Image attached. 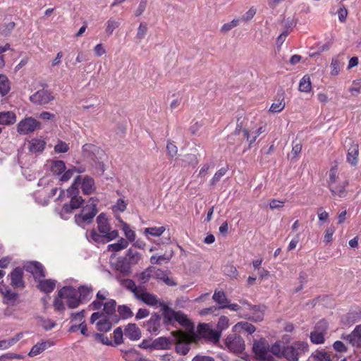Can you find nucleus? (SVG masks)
I'll return each instance as SVG.
<instances>
[{
    "label": "nucleus",
    "mask_w": 361,
    "mask_h": 361,
    "mask_svg": "<svg viewBox=\"0 0 361 361\" xmlns=\"http://www.w3.org/2000/svg\"><path fill=\"white\" fill-rule=\"evenodd\" d=\"M97 212V203L94 202L93 198H91L90 203L82 207L80 213L75 215V222L79 226L84 228L93 221Z\"/></svg>",
    "instance_id": "3"
},
{
    "label": "nucleus",
    "mask_w": 361,
    "mask_h": 361,
    "mask_svg": "<svg viewBox=\"0 0 361 361\" xmlns=\"http://www.w3.org/2000/svg\"><path fill=\"white\" fill-rule=\"evenodd\" d=\"M11 90V82L4 74H0V94L6 96Z\"/></svg>",
    "instance_id": "30"
},
{
    "label": "nucleus",
    "mask_w": 361,
    "mask_h": 361,
    "mask_svg": "<svg viewBox=\"0 0 361 361\" xmlns=\"http://www.w3.org/2000/svg\"><path fill=\"white\" fill-rule=\"evenodd\" d=\"M159 307L162 311V325L167 329L170 326H176V311L165 303H159Z\"/></svg>",
    "instance_id": "10"
},
{
    "label": "nucleus",
    "mask_w": 361,
    "mask_h": 361,
    "mask_svg": "<svg viewBox=\"0 0 361 361\" xmlns=\"http://www.w3.org/2000/svg\"><path fill=\"white\" fill-rule=\"evenodd\" d=\"M123 335V333L121 327H118L114 331V342L116 345L122 343Z\"/></svg>",
    "instance_id": "60"
},
{
    "label": "nucleus",
    "mask_w": 361,
    "mask_h": 361,
    "mask_svg": "<svg viewBox=\"0 0 361 361\" xmlns=\"http://www.w3.org/2000/svg\"><path fill=\"white\" fill-rule=\"evenodd\" d=\"M330 190L333 195L338 196L339 197H343L346 195V191L344 185L334 186L330 185Z\"/></svg>",
    "instance_id": "48"
},
{
    "label": "nucleus",
    "mask_w": 361,
    "mask_h": 361,
    "mask_svg": "<svg viewBox=\"0 0 361 361\" xmlns=\"http://www.w3.org/2000/svg\"><path fill=\"white\" fill-rule=\"evenodd\" d=\"M299 90L302 92H310L312 91V82L310 77L308 75H305L299 82Z\"/></svg>",
    "instance_id": "32"
},
{
    "label": "nucleus",
    "mask_w": 361,
    "mask_h": 361,
    "mask_svg": "<svg viewBox=\"0 0 361 361\" xmlns=\"http://www.w3.org/2000/svg\"><path fill=\"white\" fill-rule=\"evenodd\" d=\"M118 312L120 317L123 319L130 318L133 316L130 308L126 305H119L118 307Z\"/></svg>",
    "instance_id": "41"
},
{
    "label": "nucleus",
    "mask_w": 361,
    "mask_h": 361,
    "mask_svg": "<svg viewBox=\"0 0 361 361\" xmlns=\"http://www.w3.org/2000/svg\"><path fill=\"white\" fill-rule=\"evenodd\" d=\"M256 8L254 7H251L242 17L241 19L233 18L230 23H239L240 20L242 21H249L250 20L256 13Z\"/></svg>",
    "instance_id": "42"
},
{
    "label": "nucleus",
    "mask_w": 361,
    "mask_h": 361,
    "mask_svg": "<svg viewBox=\"0 0 361 361\" xmlns=\"http://www.w3.org/2000/svg\"><path fill=\"white\" fill-rule=\"evenodd\" d=\"M209 329V324H200L197 326V334L201 337L206 338Z\"/></svg>",
    "instance_id": "55"
},
{
    "label": "nucleus",
    "mask_w": 361,
    "mask_h": 361,
    "mask_svg": "<svg viewBox=\"0 0 361 361\" xmlns=\"http://www.w3.org/2000/svg\"><path fill=\"white\" fill-rule=\"evenodd\" d=\"M128 241L123 238L119 239L117 243H112L108 245V250L112 252H118L128 246Z\"/></svg>",
    "instance_id": "34"
},
{
    "label": "nucleus",
    "mask_w": 361,
    "mask_h": 361,
    "mask_svg": "<svg viewBox=\"0 0 361 361\" xmlns=\"http://www.w3.org/2000/svg\"><path fill=\"white\" fill-rule=\"evenodd\" d=\"M327 322L325 319H321L316 324L313 331L321 333L322 334L325 336L327 333Z\"/></svg>",
    "instance_id": "44"
},
{
    "label": "nucleus",
    "mask_w": 361,
    "mask_h": 361,
    "mask_svg": "<svg viewBox=\"0 0 361 361\" xmlns=\"http://www.w3.org/2000/svg\"><path fill=\"white\" fill-rule=\"evenodd\" d=\"M116 300L114 299H110L104 304V312L108 315H112L116 312Z\"/></svg>",
    "instance_id": "40"
},
{
    "label": "nucleus",
    "mask_w": 361,
    "mask_h": 361,
    "mask_svg": "<svg viewBox=\"0 0 361 361\" xmlns=\"http://www.w3.org/2000/svg\"><path fill=\"white\" fill-rule=\"evenodd\" d=\"M85 171L86 168L82 165H80L78 166H72L66 171H65L62 176H60L59 181L62 183L67 182L71 178L75 173H82L85 172Z\"/></svg>",
    "instance_id": "23"
},
{
    "label": "nucleus",
    "mask_w": 361,
    "mask_h": 361,
    "mask_svg": "<svg viewBox=\"0 0 361 361\" xmlns=\"http://www.w3.org/2000/svg\"><path fill=\"white\" fill-rule=\"evenodd\" d=\"M342 338L346 340L353 346L361 347V324L355 326L354 330L346 336L343 335Z\"/></svg>",
    "instance_id": "15"
},
{
    "label": "nucleus",
    "mask_w": 361,
    "mask_h": 361,
    "mask_svg": "<svg viewBox=\"0 0 361 361\" xmlns=\"http://www.w3.org/2000/svg\"><path fill=\"white\" fill-rule=\"evenodd\" d=\"M345 143L349 145L347 152V161L353 166L358 163L359 145L351 138H346Z\"/></svg>",
    "instance_id": "12"
},
{
    "label": "nucleus",
    "mask_w": 361,
    "mask_h": 361,
    "mask_svg": "<svg viewBox=\"0 0 361 361\" xmlns=\"http://www.w3.org/2000/svg\"><path fill=\"white\" fill-rule=\"evenodd\" d=\"M269 353L274 356L278 357H283V346H281L279 343H276L269 348Z\"/></svg>",
    "instance_id": "47"
},
{
    "label": "nucleus",
    "mask_w": 361,
    "mask_h": 361,
    "mask_svg": "<svg viewBox=\"0 0 361 361\" xmlns=\"http://www.w3.org/2000/svg\"><path fill=\"white\" fill-rule=\"evenodd\" d=\"M117 219L122 225V230L124 232L127 240H129L130 242H134L136 238L135 231L131 230L129 225L123 221L120 217L118 216Z\"/></svg>",
    "instance_id": "31"
},
{
    "label": "nucleus",
    "mask_w": 361,
    "mask_h": 361,
    "mask_svg": "<svg viewBox=\"0 0 361 361\" xmlns=\"http://www.w3.org/2000/svg\"><path fill=\"white\" fill-rule=\"evenodd\" d=\"M80 176H77L72 185L66 190V195L71 200L69 203L64 204L60 212V215L63 219H66V214H71L73 210L80 208L84 202L82 197L78 195V185L80 184Z\"/></svg>",
    "instance_id": "2"
},
{
    "label": "nucleus",
    "mask_w": 361,
    "mask_h": 361,
    "mask_svg": "<svg viewBox=\"0 0 361 361\" xmlns=\"http://www.w3.org/2000/svg\"><path fill=\"white\" fill-rule=\"evenodd\" d=\"M123 258L126 259L127 262L131 266H134L137 264L141 260L142 255L135 249L130 247L127 250L126 254Z\"/></svg>",
    "instance_id": "25"
},
{
    "label": "nucleus",
    "mask_w": 361,
    "mask_h": 361,
    "mask_svg": "<svg viewBox=\"0 0 361 361\" xmlns=\"http://www.w3.org/2000/svg\"><path fill=\"white\" fill-rule=\"evenodd\" d=\"M155 269L153 267H149L143 271L137 274V280L141 283H147L152 276V273Z\"/></svg>",
    "instance_id": "36"
},
{
    "label": "nucleus",
    "mask_w": 361,
    "mask_h": 361,
    "mask_svg": "<svg viewBox=\"0 0 361 361\" xmlns=\"http://www.w3.org/2000/svg\"><path fill=\"white\" fill-rule=\"evenodd\" d=\"M224 272L230 277L234 278L238 275L236 268L231 264H226L224 267Z\"/></svg>",
    "instance_id": "54"
},
{
    "label": "nucleus",
    "mask_w": 361,
    "mask_h": 361,
    "mask_svg": "<svg viewBox=\"0 0 361 361\" xmlns=\"http://www.w3.org/2000/svg\"><path fill=\"white\" fill-rule=\"evenodd\" d=\"M324 335L321 333L312 331L310 333V338L312 343L314 344H322L324 342Z\"/></svg>",
    "instance_id": "45"
},
{
    "label": "nucleus",
    "mask_w": 361,
    "mask_h": 361,
    "mask_svg": "<svg viewBox=\"0 0 361 361\" xmlns=\"http://www.w3.org/2000/svg\"><path fill=\"white\" fill-rule=\"evenodd\" d=\"M161 315L157 312L151 314L150 318L143 324V327L151 335L157 336L161 332Z\"/></svg>",
    "instance_id": "7"
},
{
    "label": "nucleus",
    "mask_w": 361,
    "mask_h": 361,
    "mask_svg": "<svg viewBox=\"0 0 361 361\" xmlns=\"http://www.w3.org/2000/svg\"><path fill=\"white\" fill-rule=\"evenodd\" d=\"M58 295L60 298H66V304L70 309H75L82 303L77 290L73 286H63L59 290Z\"/></svg>",
    "instance_id": "5"
},
{
    "label": "nucleus",
    "mask_w": 361,
    "mask_h": 361,
    "mask_svg": "<svg viewBox=\"0 0 361 361\" xmlns=\"http://www.w3.org/2000/svg\"><path fill=\"white\" fill-rule=\"evenodd\" d=\"M176 322L183 326H187L190 324V321L184 313L181 311H176Z\"/></svg>",
    "instance_id": "46"
},
{
    "label": "nucleus",
    "mask_w": 361,
    "mask_h": 361,
    "mask_svg": "<svg viewBox=\"0 0 361 361\" xmlns=\"http://www.w3.org/2000/svg\"><path fill=\"white\" fill-rule=\"evenodd\" d=\"M226 345L230 351L234 353H240L245 350L243 338L235 334H230L226 339Z\"/></svg>",
    "instance_id": "9"
},
{
    "label": "nucleus",
    "mask_w": 361,
    "mask_h": 361,
    "mask_svg": "<svg viewBox=\"0 0 361 361\" xmlns=\"http://www.w3.org/2000/svg\"><path fill=\"white\" fill-rule=\"evenodd\" d=\"M181 161L185 166L192 165L193 166L197 164V159L195 154H188L183 156Z\"/></svg>",
    "instance_id": "43"
},
{
    "label": "nucleus",
    "mask_w": 361,
    "mask_h": 361,
    "mask_svg": "<svg viewBox=\"0 0 361 361\" xmlns=\"http://www.w3.org/2000/svg\"><path fill=\"white\" fill-rule=\"evenodd\" d=\"M37 288L42 292L49 293L56 287V281L53 279H39L37 281Z\"/></svg>",
    "instance_id": "26"
},
{
    "label": "nucleus",
    "mask_w": 361,
    "mask_h": 361,
    "mask_svg": "<svg viewBox=\"0 0 361 361\" xmlns=\"http://www.w3.org/2000/svg\"><path fill=\"white\" fill-rule=\"evenodd\" d=\"M226 172H227V169L224 168V167L221 168L219 170H218L215 173V174L213 176V178H212V180H210V185H215L220 180L221 177H223L226 174Z\"/></svg>",
    "instance_id": "49"
},
{
    "label": "nucleus",
    "mask_w": 361,
    "mask_h": 361,
    "mask_svg": "<svg viewBox=\"0 0 361 361\" xmlns=\"http://www.w3.org/2000/svg\"><path fill=\"white\" fill-rule=\"evenodd\" d=\"M285 107V102L283 99L277 102H274L271 104L269 111L272 113H279L281 112Z\"/></svg>",
    "instance_id": "52"
},
{
    "label": "nucleus",
    "mask_w": 361,
    "mask_h": 361,
    "mask_svg": "<svg viewBox=\"0 0 361 361\" xmlns=\"http://www.w3.org/2000/svg\"><path fill=\"white\" fill-rule=\"evenodd\" d=\"M171 341L170 338L161 336L152 341V348L154 350H166L171 348Z\"/></svg>",
    "instance_id": "24"
},
{
    "label": "nucleus",
    "mask_w": 361,
    "mask_h": 361,
    "mask_svg": "<svg viewBox=\"0 0 361 361\" xmlns=\"http://www.w3.org/2000/svg\"><path fill=\"white\" fill-rule=\"evenodd\" d=\"M252 350L260 361H274V356L269 353V345L264 338L254 342Z\"/></svg>",
    "instance_id": "6"
},
{
    "label": "nucleus",
    "mask_w": 361,
    "mask_h": 361,
    "mask_svg": "<svg viewBox=\"0 0 361 361\" xmlns=\"http://www.w3.org/2000/svg\"><path fill=\"white\" fill-rule=\"evenodd\" d=\"M15 24H1L0 34L6 36L13 29Z\"/></svg>",
    "instance_id": "64"
},
{
    "label": "nucleus",
    "mask_w": 361,
    "mask_h": 361,
    "mask_svg": "<svg viewBox=\"0 0 361 361\" xmlns=\"http://www.w3.org/2000/svg\"><path fill=\"white\" fill-rule=\"evenodd\" d=\"M221 336V331L213 330L209 329L208 334L206 336L209 340L213 341H218Z\"/></svg>",
    "instance_id": "63"
},
{
    "label": "nucleus",
    "mask_w": 361,
    "mask_h": 361,
    "mask_svg": "<svg viewBox=\"0 0 361 361\" xmlns=\"http://www.w3.org/2000/svg\"><path fill=\"white\" fill-rule=\"evenodd\" d=\"M16 114L12 111H6L0 112V125L12 126L16 122ZM3 128L0 127V134L2 133Z\"/></svg>",
    "instance_id": "18"
},
{
    "label": "nucleus",
    "mask_w": 361,
    "mask_h": 361,
    "mask_svg": "<svg viewBox=\"0 0 361 361\" xmlns=\"http://www.w3.org/2000/svg\"><path fill=\"white\" fill-rule=\"evenodd\" d=\"M54 99L51 92L49 90L42 89L37 91L30 97V100L35 104L44 105Z\"/></svg>",
    "instance_id": "14"
},
{
    "label": "nucleus",
    "mask_w": 361,
    "mask_h": 361,
    "mask_svg": "<svg viewBox=\"0 0 361 361\" xmlns=\"http://www.w3.org/2000/svg\"><path fill=\"white\" fill-rule=\"evenodd\" d=\"M316 361H331L330 355L324 351H318L314 355Z\"/></svg>",
    "instance_id": "62"
},
{
    "label": "nucleus",
    "mask_w": 361,
    "mask_h": 361,
    "mask_svg": "<svg viewBox=\"0 0 361 361\" xmlns=\"http://www.w3.org/2000/svg\"><path fill=\"white\" fill-rule=\"evenodd\" d=\"M237 325L240 326L242 329H243L245 331L247 332L250 334H252L256 330L255 326L254 325L247 322H239L238 323Z\"/></svg>",
    "instance_id": "56"
},
{
    "label": "nucleus",
    "mask_w": 361,
    "mask_h": 361,
    "mask_svg": "<svg viewBox=\"0 0 361 361\" xmlns=\"http://www.w3.org/2000/svg\"><path fill=\"white\" fill-rule=\"evenodd\" d=\"M229 319L226 316H221L217 322V329L221 331L228 327Z\"/></svg>",
    "instance_id": "58"
},
{
    "label": "nucleus",
    "mask_w": 361,
    "mask_h": 361,
    "mask_svg": "<svg viewBox=\"0 0 361 361\" xmlns=\"http://www.w3.org/2000/svg\"><path fill=\"white\" fill-rule=\"evenodd\" d=\"M244 137H246L247 142H249L250 145L254 143L257 139V137L264 132V130L262 127H259L257 129L256 131H253L250 133L247 129H244L243 130Z\"/></svg>",
    "instance_id": "33"
},
{
    "label": "nucleus",
    "mask_w": 361,
    "mask_h": 361,
    "mask_svg": "<svg viewBox=\"0 0 361 361\" xmlns=\"http://www.w3.org/2000/svg\"><path fill=\"white\" fill-rule=\"evenodd\" d=\"M46 142L43 140L34 138L29 142V149L32 152H41L44 150Z\"/></svg>",
    "instance_id": "29"
},
{
    "label": "nucleus",
    "mask_w": 361,
    "mask_h": 361,
    "mask_svg": "<svg viewBox=\"0 0 361 361\" xmlns=\"http://www.w3.org/2000/svg\"><path fill=\"white\" fill-rule=\"evenodd\" d=\"M23 268L16 267L8 276L11 279V286L14 288L23 289L25 287V282L23 279Z\"/></svg>",
    "instance_id": "13"
},
{
    "label": "nucleus",
    "mask_w": 361,
    "mask_h": 361,
    "mask_svg": "<svg viewBox=\"0 0 361 361\" xmlns=\"http://www.w3.org/2000/svg\"><path fill=\"white\" fill-rule=\"evenodd\" d=\"M23 357H24L23 355H20V354L13 353H5V354L2 355L1 356H0V361H8V360H12V359L21 360V359H23Z\"/></svg>",
    "instance_id": "53"
},
{
    "label": "nucleus",
    "mask_w": 361,
    "mask_h": 361,
    "mask_svg": "<svg viewBox=\"0 0 361 361\" xmlns=\"http://www.w3.org/2000/svg\"><path fill=\"white\" fill-rule=\"evenodd\" d=\"M166 231V228L164 226L160 227H149L146 228L144 231V233L146 235H152L154 237H159L161 236L164 232Z\"/></svg>",
    "instance_id": "37"
},
{
    "label": "nucleus",
    "mask_w": 361,
    "mask_h": 361,
    "mask_svg": "<svg viewBox=\"0 0 361 361\" xmlns=\"http://www.w3.org/2000/svg\"><path fill=\"white\" fill-rule=\"evenodd\" d=\"M50 170L54 176L58 177L59 180L60 176L67 171L65 162L61 160L54 161L51 164Z\"/></svg>",
    "instance_id": "27"
},
{
    "label": "nucleus",
    "mask_w": 361,
    "mask_h": 361,
    "mask_svg": "<svg viewBox=\"0 0 361 361\" xmlns=\"http://www.w3.org/2000/svg\"><path fill=\"white\" fill-rule=\"evenodd\" d=\"M136 298L151 307L159 305V303H161L155 295L146 291L141 290L140 293H136Z\"/></svg>",
    "instance_id": "17"
},
{
    "label": "nucleus",
    "mask_w": 361,
    "mask_h": 361,
    "mask_svg": "<svg viewBox=\"0 0 361 361\" xmlns=\"http://www.w3.org/2000/svg\"><path fill=\"white\" fill-rule=\"evenodd\" d=\"M23 269L30 273L36 281L45 277L44 267L39 262H27L24 264Z\"/></svg>",
    "instance_id": "11"
},
{
    "label": "nucleus",
    "mask_w": 361,
    "mask_h": 361,
    "mask_svg": "<svg viewBox=\"0 0 361 361\" xmlns=\"http://www.w3.org/2000/svg\"><path fill=\"white\" fill-rule=\"evenodd\" d=\"M166 150L169 155L171 157H175L178 153V147L170 140L167 142Z\"/></svg>",
    "instance_id": "61"
},
{
    "label": "nucleus",
    "mask_w": 361,
    "mask_h": 361,
    "mask_svg": "<svg viewBox=\"0 0 361 361\" xmlns=\"http://www.w3.org/2000/svg\"><path fill=\"white\" fill-rule=\"evenodd\" d=\"M331 75H337L340 71V61L337 58H333L331 63Z\"/></svg>",
    "instance_id": "59"
},
{
    "label": "nucleus",
    "mask_w": 361,
    "mask_h": 361,
    "mask_svg": "<svg viewBox=\"0 0 361 361\" xmlns=\"http://www.w3.org/2000/svg\"><path fill=\"white\" fill-rule=\"evenodd\" d=\"M18 298V294L10 289L9 291L4 295V303L8 305H14Z\"/></svg>",
    "instance_id": "39"
},
{
    "label": "nucleus",
    "mask_w": 361,
    "mask_h": 361,
    "mask_svg": "<svg viewBox=\"0 0 361 361\" xmlns=\"http://www.w3.org/2000/svg\"><path fill=\"white\" fill-rule=\"evenodd\" d=\"M20 335H17L16 338L0 341V350H6L13 345L18 341Z\"/></svg>",
    "instance_id": "50"
},
{
    "label": "nucleus",
    "mask_w": 361,
    "mask_h": 361,
    "mask_svg": "<svg viewBox=\"0 0 361 361\" xmlns=\"http://www.w3.org/2000/svg\"><path fill=\"white\" fill-rule=\"evenodd\" d=\"M118 269L125 275H128L131 272V265L123 257L118 258L117 262Z\"/></svg>",
    "instance_id": "35"
},
{
    "label": "nucleus",
    "mask_w": 361,
    "mask_h": 361,
    "mask_svg": "<svg viewBox=\"0 0 361 361\" xmlns=\"http://www.w3.org/2000/svg\"><path fill=\"white\" fill-rule=\"evenodd\" d=\"M112 327L111 322L105 316L97 323V330L99 331H109Z\"/></svg>",
    "instance_id": "38"
},
{
    "label": "nucleus",
    "mask_w": 361,
    "mask_h": 361,
    "mask_svg": "<svg viewBox=\"0 0 361 361\" xmlns=\"http://www.w3.org/2000/svg\"><path fill=\"white\" fill-rule=\"evenodd\" d=\"M308 351V344L305 341H297L289 345H283V357L288 361H298L299 357Z\"/></svg>",
    "instance_id": "4"
},
{
    "label": "nucleus",
    "mask_w": 361,
    "mask_h": 361,
    "mask_svg": "<svg viewBox=\"0 0 361 361\" xmlns=\"http://www.w3.org/2000/svg\"><path fill=\"white\" fill-rule=\"evenodd\" d=\"M190 349V345L188 343H178L176 345V351L180 355H186Z\"/></svg>",
    "instance_id": "51"
},
{
    "label": "nucleus",
    "mask_w": 361,
    "mask_h": 361,
    "mask_svg": "<svg viewBox=\"0 0 361 361\" xmlns=\"http://www.w3.org/2000/svg\"><path fill=\"white\" fill-rule=\"evenodd\" d=\"M39 128L41 123L32 117H27L17 125V131L20 135H27Z\"/></svg>",
    "instance_id": "8"
},
{
    "label": "nucleus",
    "mask_w": 361,
    "mask_h": 361,
    "mask_svg": "<svg viewBox=\"0 0 361 361\" xmlns=\"http://www.w3.org/2000/svg\"><path fill=\"white\" fill-rule=\"evenodd\" d=\"M80 184L82 192L84 195H89L93 193L96 190L94 180L89 176H85L82 181H80Z\"/></svg>",
    "instance_id": "20"
},
{
    "label": "nucleus",
    "mask_w": 361,
    "mask_h": 361,
    "mask_svg": "<svg viewBox=\"0 0 361 361\" xmlns=\"http://www.w3.org/2000/svg\"><path fill=\"white\" fill-rule=\"evenodd\" d=\"M264 306L253 305L250 310L252 313H247L245 317L252 322H259L264 319Z\"/></svg>",
    "instance_id": "16"
},
{
    "label": "nucleus",
    "mask_w": 361,
    "mask_h": 361,
    "mask_svg": "<svg viewBox=\"0 0 361 361\" xmlns=\"http://www.w3.org/2000/svg\"><path fill=\"white\" fill-rule=\"evenodd\" d=\"M54 345V343L51 340L39 342L37 344H35L34 346H32V348H31L30 351L28 353V356L35 357V356L42 353L46 349L49 348V347H51Z\"/></svg>",
    "instance_id": "19"
},
{
    "label": "nucleus",
    "mask_w": 361,
    "mask_h": 361,
    "mask_svg": "<svg viewBox=\"0 0 361 361\" xmlns=\"http://www.w3.org/2000/svg\"><path fill=\"white\" fill-rule=\"evenodd\" d=\"M93 288L92 286L82 285L77 290L82 303L89 301L92 298Z\"/></svg>",
    "instance_id": "22"
},
{
    "label": "nucleus",
    "mask_w": 361,
    "mask_h": 361,
    "mask_svg": "<svg viewBox=\"0 0 361 361\" xmlns=\"http://www.w3.org/2000/svg\"><path fill=\"white\" fill-rule=\"evenodd\" d=\"M68 149V145L63 141H59L54 147V151L57 153H66Z\"/></svg>",
    "instance_id": "57"
},
{
    "label": "nucleus",
    "mask_w": 361,
    "mask_h": 361,
    "mask_svg": "<svg viewBox=\"0 0 361 361\" xmlns=\"http://www.w3.org/2000/svg\"><path fill=\"white\" fill-rule=\"evenodd\" d=\"M124 334L131 341H137L141 338V331L135 324H128L125 328Z\"/></svg>",
    "instance_id": "21"
},
{
    "label": "nucleus",
    "mask_w": 361,
    "mask_h": 361,
    "mask_svg": "<svg viewBox=\"0 0 361 361\" xmlns=\"http://www.w3.org/2000/svg\"><path fill=\"white\" fill-rule=\"evenodd\" d=\"M213 300L219 305V309H224L229 303V300L226 298V294L222 290H216L212 297Z\"/></svg>",
    "instance_id": "28"
},
{
    "label": "nucleus",
    "mask_w": 361,
    "mask_h": 361,
    "mask_svg": "<svg viewBox=\"0 0 361 361\" xmlns=\"http://www.w3.org/2000/svg\"><path fill=\"white\" fill-rule=\"evenodd\" d=\"M97 228L99 233L94 229L90 231L91 239L97 243H106L116 239L118 235L117 230H111L105 213H101L97 218Z\"/></svg>",
    "instance_id": "1"
}]
</instances>
